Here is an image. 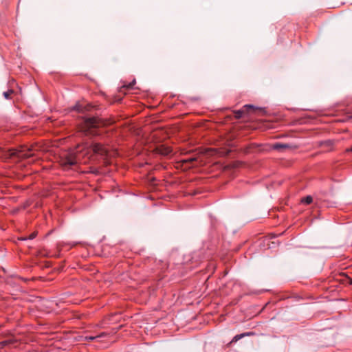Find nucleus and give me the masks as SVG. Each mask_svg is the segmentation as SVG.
Instances as JSON below:
<instances>
[{
	"instance_id": "nucleus-1",
	"label": "nucleus",
	"mask_w": 352,
	"mask_h": 352,
	"mask_svg": "<svg viewBox=\"0 0 352 352\" xmlns=\"http://www.w3.org/2000/svg\"><path fill=\"white\" fill-rule=\"evenodd\" d=\"M107 124V121L99 119L98 118H89L84 120L81 130L85 135L96 136L100 135L97 129Z\"/></svg>"
},
{
	"instance_id": "nucleus-2",
	"label": "nucleus",
	"mask_w": 352,
	"mask_h": 352,
	"mask_svg": "<svg viewBox=\"0 0 352 352\" xmlns=\"http://www.w3.org/2000/svg\"><path fill=\"white\" fill-rule=\"evenodd\" d=\"M38 150L36 146H31L30 147L22 146L19 149H12L9 152L11 157H16L19 159H25L34 156Z\"/></svg>"
},
{
	"instance_id": "nucleus-3",
	"label": "nucleus",
	"mask_w": 352,
	"mask_h": 352,
	"mask_svg": "<svg viewBox=\"0 0 352 352\" xmlns=\"http://www.w3.org/2000/svg\"><path fill=\"white\" fill-rule=\"evenodd\" d=\"M85 147L87 148H90L94 153L101 156L108 157L109 155L108 150L100 143H93L90 146L86 144Z\"/></svg>"
},
{
	"instance_id": "nucleus-4",
	"label": "nucleus",
	"mask_w": 352,
	"mask_h": 352,
	"mask_svg": "<svg viewBox=\"0 0 352 352\" xmlns=\"http://www.w3.org/2000/svg\"><path fill=\"white\" fill-rule=\"evenodd\" d=\"M250 109L258 111L261 113H265V110L262 108H256L253 105L246 104L243 106V107L241 109L234 111L235 118L237 119L241 118L243 116V115H244L245 113H248Z\"/></svg>"
},
{
	"instance_id": "nucleus-5",
	"label": "nucleus",
	"mask_w": 352,
	"mask_h": 352,
	"mask_svg": "<svg viewBox=\"0 0 352 352\" xmlns=\"http://www.w3.org/2000/svg\"><path fill=\"white\" fill-rule=\"evenodd\" d=\"M77 156L75 154H69L61 159V165L65 168H69L77 163Z\"/></svg>"
},
{
	"instance_id": "nucleus-6",
	"label": "nucleus",
	"mask_w": 352,
	"mask_h": 352,
	"mask_svg": "<svg viewBox=\"0 0 352 352\" xmlns=\"http://www.w3.org/2000/svg\"><path fill=\"white\" fill-rule=\"evenodd\" d=\"M156 149L158 153L163 155H168L172 152V150L170 147L166 146L164 145H160L157 146Z\"/></svg>"
},
{
	"instance_id": "nucleus-7",
	"label": "nucleus",
	"mask_w": 352,
	"mask_h": 352,
	"mask_svg": "<svg viewBox=\"0 0 352 352\" xmlns=\"http://www.w3.org/2000/svg\"><path fill=\"white\" fill-rule=\"evenodd\" d=\"M272 148H274L275 150L283 151L284 150L291 148L292 146L290 144H288L276 143V144H274L272 146Z\"/></svg>"
},
{
	"instance_id": "nucleus-8",
	"label": "nucleus",
	"mask_w": 352,
	"mask_h": 352,
	"mask_svg": "<svg viewBox=\"0 0 352 352\" xmlns=\"http://www.w3.org/2000/svg\"><path fill=\"white\" fill-rule=\"evenodd\" d=\"M106 336V333H102L98 336H86L85 337V339L87 340H89V341H92V340H98V338H103V337H105Z\"/></svg>"
},
{
	"instance_id": "nucleus-9",
	"label": "nucleus",
	"mask_w": 352,
	"mask_h": 352,
	"mask_svg": "<svg viewBox=\"0 0 352 352\" xmlns=\"http://www.w3.org/2000/svg\"><path fill=\"white\" fill-rule=\"evenodd\" d=\"M313 201V198L311 196H307L303 199H302V201L307 204H310Z\"/></svg>"
},
{
	"instance_id": "nucleus-10",
	"label": "nucleus",
	"mask_w": 352,
	"mask_h": 352,
	"mask_svg": "<svg viewBox=\"0 0 352 352\" xmlns=\"http://www.w3.org/2000/svg\"><path fill=\"white\" fill-rule=\"evenodd\" d=\"M245 336V333L239 334V335H236V336H235L233 338L232 340L231 341V343H232V342H237L239 340H240L241 338H243Z\"/></svg>"
},
{
	"instance_id": "nucleus-11",
	"label": "nucleus",
	"mask_w": 352,
	"mask_h": 352,
	"mask_svg": "<svg viewBox=\"0 0 352 352\" xmlns=\"http://www.w3.org/2000/svg\"><path fill=\"white\" fill-rule=\"evenodd\" d=\"M13 93V91L12 90H9L8 91H5L3 92V96L5 97V98L6 99H9L10 97V95Z\"/></svg>"
},
{
	"instance_id": "nucleus-12",
	"label": "nucleus",
	"mask_w": 352,
	"mask_h": 352,
	"mask_svg": "<svg viewBox=\"0 0 352 352\" xmlns=\"http://www.w3.org/2000/svg\"><path fill=\"white\" fill-rule=\"evenodd\" d=\"M74 109L78 111V112H82L83 111V108L82 107V105L80 104H76L74 107Z\"/></svg>"
},
{
	"instance_id": "nucleus-13",
	"label": "nucleus",
	"mask_w": 352,
	"mask_h": 352,
	"mask_svg": "<svg viewBox=\"0 0 352 352\" xmlns=\"http://www.w3.org/2000/svg\"><path fill=\"white\" fill-rule=\"evenodd\" d=\"M344 281L347 283H349L350 285H352V278L347 276H346V279L344 280Z\"/></svg>"
},
{
	"instance_id": "nucleus-14",
	"label": "nucleus",
	"mask_w": 352,
	"mask_h": 352,
	"mask_svg": "<svg viewBox=\"0 0 352 352\" xmlns=\"http://www.w3.org/2000/svg\"><path fill=\"white\" fill-rule=\"evenodd\" d=\"M37 235V232H34L33 233H32L29 236H28V239H33L36 237V236Z\"/></svg>"
},
{
	"instance_id": "nucleus-15",
	"label": "nucleus",
	"mask_w": 352,
	"mask_h": 352,
	"mask_svg": "<svg viewBox=\"0 0 352 352\" xmlns=\"http://www.w3.org/2000/svg\"><path fill=\"white\" fill-rule=\"evenodd\" d=\"M195 160V158H193V157H190V158H188L185 160H184V162H189V163H191L192 162H194Z\"/></svg>"
},
{
	"instance_id": "nucleus-16",
	"label": "nucleus",
	"mask_w": 352,
	"mask_h": 352,
	"mask_svg": "<svg viewBox=\"0 0 352 352\" xmlns=\"http://www.w3.org/2000/svg\"><path fill=\"white\" fill-rule=\"evenodd\" d=\"M346 151H351L352 152V147L349 148V149H347Z\"/></svg>"
},
{
	"instance_id": "nucleus-17",
	"label": "nucleus",
	"mask_w": 352,
	"mask_h": 352,
	"mask_svg": "<svg viewBox=\"0 0 352 352\" xmlns=\"http://www.w3.org/2000/svg\"><path fill=\"white\" fill-rule=\"evenodd\" d=\"M129 87H132V84H130V85H129Z\"/></svg>"
}]
</instances>
